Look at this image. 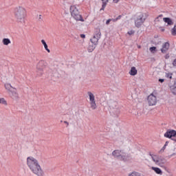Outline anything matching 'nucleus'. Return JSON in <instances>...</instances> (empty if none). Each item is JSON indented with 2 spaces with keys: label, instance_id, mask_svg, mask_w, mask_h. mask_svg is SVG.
Instances as JSON below:
<instances>
[{
  "label": "nucleus",
  "instance_id": "1",
  "mask_svg": "<svg viewBox=\"0 0 176 176\" xmlns=\"http://www.w3.org/2000/svg\"><path fill=\"white\" fill-rule=\"evenodd\" d=\"M27 164L30 170L37 176H45V172L39 165L38 160L33 157H28L27 158Z\"/></svg>",
  "mask_w": 176,
  "mask_h": 176
},
{
  "label": "nucleus",
  "instance_id": "2",
  "mask_svg": "<svg viewBox=\"0 0 176 176\" xmlns=\"http://www.w3.org/2000/svg\"><path fill=\"white\" fill-rule=\"evenodd\" d=\"M15 20L19 24H25V17H27V9L23 6H16L13 10Z\"/></svg>",
  "mask_w": 176,
  "mask_h": 176
},
{
  "label": "nucleus",
  "instance_id": "3",
  "mask_svg": "<svg viewBox=\"0 0 176 176\" xmlns=\"http://www.w3.org/2000/svg\"><path fill=\"white\" fill-rule=\"evenodd\" d=\"M70 13L72 17H73V19L76 21H85V19H83V17L82 16V14H80L79 9L76 5L70 6Z\"/></svg>",
  "mask_w": 176,
  "mask_h": 176
},
{
  "label": "nucleus",
  "instance_id": "4",
  "mask_svg": "<svg viewBox=\"0 0 176 176\" xmlns=\"http://www.w3.org/2000/svg\"><path fill=\"white\" fill-rule=\"evenodd\" d=\"M112 155L114 157L122 162H126L129 157V154L124 150H115L112 152Z\"/></svg>",
  "mask_w": 176,
  "mask_h": 176
},
{
  "label": "nucleus",
  "instance_id": "5",
  "mask_svg": "<svg viewBox=\"0 0 176 176\" xmlns=\"http://www.w3.org/2000/svg\"><path fill=\"white\" fill-rule=\"evenodd\" d=\"M100 38H101V32H100V30H98V31L96 32V34L94 35L93 38L90 39L91 43H89V52H93V50L96 49V46Z\"/></svg>",
  "mask_w": 176,
  "mask_h": 176
},
{
  "label": "nucleus",
  "instance_id": "6",
  "mask_svg": "<svg viewBox=\"0 0 176 176\" xmlns=\"http://www.w3.org/2000/svg\"><path fill=\"white\" fill-rule=\"evenodd\" d=\"M46 61L41 60L36 65V72L38 76H42L45 73V68H46Z\"/></svg>",
  "mask_w": 176,
  "mask_h": 176
},
{
  "label": "nucleus",
  "instance_id": "7",
  "mask_svg": "<svg viewBox=\"0 0 176 176\" xmlns=\"http://www.w3.org/2000/svg\"><path fill=\"white\" fill-rule=\"evenodd\" d=\"M150 156L151 157L153 162H154L157 166H160V167H163V164L166 163V159L163 157L152 154H150Z\"/></svg>",
  "mask_w": 176,
  "mask_h": 176
},
{
  "label": "nucleus",
  "instance_id": "8",
  "mask_svg": "<svg viewBox=\"0 0 176 176\" xmlns=\"http://www.w3.org/2000/svg\"><path fill=\"white\" fill-rule=\"evenodd\" d=\"M145 20H146V18L144 16V14L140 13L135 20V25L138 28H140L145 23Z\"/></svg>",
  "mask_w": 176,
  "mask_h": 176
},
{
  "label": "nucleus",
  "instance_id": "9",
  "mask_svg": "<svg viewBox=\"0 0 176 176\" xmlns=\"http://www.w3.org/2000/svg\"><path fill=\"white\" fill-rule=\"evenodd\" d=\"M89 108L92 109V111L96 110L97 108V101H96V96L91 92H89Z\"/></svg>",
  "mask_w": 176,
  "mask_h": 176
},
{
  "label": "nucleus",
  "instance_id": "10",
  "mask_svg": "<svg viewBox=\"0 0 176 176\" xmlns=\"http://www.w3.org/2000/svg\"><path fill=\"white\" fill-rule=\"evenodd\" d=\"M147 102L150 107H153V105H156L157 99L156 98V96L153 95V94H151L147 98Z\"/></svg>",
  "mask_w": 176,
  "mask_h": 176
},
{
  "label": "nucleus",
  "instance_id": "11",
  "mask_svg": "<svg viewBox=\"0 0 176 176\" xmlns=\"http://www.w3.org/2000/svg\"><path fill=\"white\" fill-rule=\"evenodd\" d=\"M118 107V102L112 101L109 103V107L111 109H113L112 112L113 113H115V115H118L120 111L119 109L117 108Z\"/></svg>",
  "mask_w": 176,
  "mask_h": 176
},
{
  "label": "nucleus",
  "instance_id": "12",
  "mask_svg": "<svg viewBox=\"0 0 176 176\" xmlns=\"http://www.w3.org/2000/svg\"><path fill=\"white\" fill-rule=\"evenodd\" d=\"M10 96L12 100L17 101L19 100V94L17 93V89L16 88H12V90L10 91Z\"/></svg>",
  "mask_w": 176,
  "mask_h": 176
},
{
  "label": "nucleus",
  "instance_id": "13",
  "mask_svg": "<svg viewBox=\"0 0 176 176\" xmlns=\"http://www.w3.org/2000/svg\"><path fill=\"white\" fill-rule=\"evenodd\" d=\"M176 136V131L175 130H168L165 133H164V137L166 138H173V137Z\"/></svg>",
  "mask_w": 176,
  "mask_h": 176
},
{
  "label": "nucleus",
  "instance_id": "14",
  "mask_svg": "<svg viewBox=\"0 0 176 176\" xmlns=\"http://www.w3.org/2000/svg\"><path fill=\"white\" fill-rule=\"evenodd\" d=\"M169 49H170V43L168 42H166L162 45L161 52L164 54L167 53Z\"/></svg>",
  "mask_w": 176,
  "mask_h": 176
},
{
  "label": "nucleus",
  "instance_id": "15",
  "mask_svg": "<svg viewBox=\"0 0 176 176\" xmlns=\"http://www.w3.org/2000/svg\"><path fill=\"white\" fill-rule=\"evenodd\" d=\"M170 90L173 94L176 96V80H175L173 84L170 86Z\"/></svg>",
  "mask_w": 176,
  "mask_h": 176
},
{
  "label": "nucleus",
  "instance_id": "16",
  "mask_svg": "<svg viewBox=\"0 0 176 176\" xmlns=\"http://www.w3.org/2000/svg\"><path fill=\"white\" fill-rule=\"evenodd\" d=\"M138 71L135 68V67H132L131 68V70L129 71V74L131 75V76H135V75L138 74Z\"/></svg>",
  "mask_w": 176,
  "mask_h": 176
},
{
  "label": "nucleus",
  "instance_id": "17",
  "mask_svg": "<svg viewBox=\"0 0 176 176\" xmlns=\"http://www.w3.org/2000/svg\"><path fill=\"white\" fill-rule=\"evenodd\" d=\"M163 20H164V23H168V25H173L174 24L173 21L170 18H168V17L164 18Z\"/></svg>",
  "mask_w": 176,
  "mask_h": 176
},
{
  "label": "nucleus",
  "instance_id": "18",
  "mask_svg": "<svg viewBox=\"0 0 176 176\" xmlns=\"http://www.w3.org/2000/svg\"><path fill=\"white\" fill-rule=\"evenodd\" d=\"M151 168L152 170H153V171H155V173H156V174H160V175H162V174H163V172L159 168L153 166Z\"/></svg>",
  "mask_w": 176,
  "mask_h": 176
},
{
  "label": "nucleus",
  "instance_id": "19",
  "mask_svg": "<svg viewBox=\"0 0 176 176\" xmlns=\"http://www.w3.org/2000/svg\"><path fill=\"white\" fill-rule=\"evenodd\" d=\"M2 43L5 46H8V45H10V43H12V41H10V39L9 38H3L2 40Z\"/></svg>",
  "mask_w": 176,
  "mask_h": 176
},
{
  "label": "nucleus",
  "instance_id": "20",
  "mask_svg": "<svg viewBox=\"0 0 176 176\" xmlns=\"http://www.w3.org/2000/svg\"><path fill=\"white\" fill-rule=\"evenodd\" d=\"M41 43L43 45L47 53H50V50H49V48L47 47V44L46 43V41H45V40H41Z\"/></svg>",
  "mask_w": 176,
  "mask_h": 176
},
{
  "label": "nucleus",
  "instance_id": "21",
  "mask_svg": "<svg viewBox=\"0 0 176 176\" xmlns=\"http://www.w3.org/2000/svg\"><path fill=\"white\" fill-rule=\"evenodd\" d=\"M102 8L100 9V10H104L107 6V3H108V2H109V0H102Z\"/></svg>",
  "mask_w": 176,
  "mask_h": 176
},
{
  "label": "nucleus",
  "instance_id": "22",
  "mask_svg": "<svg viewBox=\"0 0 176 176\" xmlns=\"http://www.w3.org/2000/svg\"><path fill=\"white\" fill-rule=\"evenodd\" d=\"M5 88L6 89V90H8L10 91V90H13V87H12V85L10 84H5Z\"/></svg>",
  "mask_w": 176,
  "mask_h": 176
},
{
  "label": "nucleus",
  "instance_id": "23",
  "mask_svg": "<svg viewBox=\"0 0 176 176\" xmlns=\"http://www.w3.org/2000/svg\"><path fill=\"white\" fill-rule=\"evenodd\" d=\"M0 104H3V105H8V102L3 98H0Z\"/></svg>",
  "mask_w": 176,
  "mask_h": 176
},
{
  "label": "nucleus",
  "instance_id": "24",
  "mask_svg": "<svg viewBox=\"0 0 176 176\" xmlns=\"http://www.w3.org/2000/svg\"><path fill=\"white\" fill-rule=\"evenodd\" d=\"M171 34L173 36H175V35H176V24L174 25L173 28H172Z\"/></svg>",
  "mask_w": 176,
  "mask_h": 176
},
{
  "label": "nucleus",
  "instance_id": "25",
  "mask_svg": "<svg viewBox=\"0 0 176 176\" xmlns=\"http://www.w3.org/2000/svg\"><path fill=\"white\" fill-rule=\"evenodd\" d=\"M165 76L168 79H173V73H166Z\"/></svg>",
  "mask_w": 176,
  "mask_h": 176
},
{
  "label": "nucleus",
  "instance_id": "26",
  "mask_svg": "<svg viewBox=\"0 0 176 176\" xmlns=\"http://www.w3.org/2000/svg\"><path fill=\"white\" fill-rule=\"evenodd\" d=\"M129 176H141V174L138 172H132Z\"/></svg>",
  "mask_w": 176,
  "mask_h": 176
},
{
  "label": "nucleus",
  "instance_id": "27",
  "mask_svg": "<svg viewBox=\"0 0 176 176\" xmlns=\"http://www.w3.org/2000/svg\"><path fill=\"white\" fill-rule=\"evenodd\" d=\"M155 50H156V47H150V52H151V53H153V52H155Z\"/></svg>",
  "mask_w": 176,
  "mask_h": 176
},
{
  "label": "nucleus",
  "instance_id": "28",
  "mask_svg": "<svg viewBox=\"0 0 176 176\" xmlns=\"http://www.w3.org/2000/svg\"><path fill=\"white\" fill-rule=\"evenodd\" d=\"M164 149H166V146H164L161 150L160 151V153H162V152H164Z\"/></svg>",
  "mask_w": 176,
  "mask_h": 176
},
{
  "label": "nucleus",
  "instance_id": "29",
  "mask_svg": "<svg viewBox=\"0 0 176 176\" xmlns=\"http://www.w3.org/2000/svg\"><path fill=\"white\" fill-rule=\"evenodd\" d=\"M111 21H112V19H108L107 21H106V24L107 25H109V23H111Z\"/></svg>",
  "mask_w": 176,
  "mask_h": 176
},
{
  "label": "nucleus",
  "instance_id": "30",
  "mask_svg": "<svg viewBox=\"0 0 176 176\" xmlns=\"http://www.w3.org/2000/svg\"><path fill=\"white\" fill-rule=\"evenodd\" d=\"M134 32H135L134 30H131V31L128 32V34L133 35L134 34Z\"/></svg>",
  "mask_w": 176,
  "mask_h": 176
},
{
  "label": "nucleus",
  "instance_id": "31",
  "mask_svg": "<svg viewBox=\"0 0 176 176\" xmlns=\"http://www.w3.org/2000/svg\"><path fill=\"white\" fill-rule=\"evenodd\" d=\"M122 19V15L118 16L116 19H115L116 21H118V20H120Z\"/></svg>",
  "mask_w": 176,
  "mask_h": 176
},
{
  "label": "nucleus",
  "instance_id": "32",
  "mask_svg": "<svg viewBox=\"0 0 176 176\" xmlns=\"http://www.w3.org/2000/svg\"><path fill=\"white\" fill-rule=\"evenodd\" d=\"M80 38H86V35H85L84 34H82L80 35Z\"/></svg>",
  "mask_w": 176,
  "mask_h": 176
},
{
  "label": "nucleus",
  "instance_id": "33",
  "mask_svg": "<svg viewBox=\"0 0 176 176\" xmlns=\"http://www.w3.org/2000/svg\"><path fill=\"white\" fill-rule=\"evenodd\" d=\"M158 80L160 82V83H163V82H164V79L163 78H160Z\"/></svg>",
  "mask_w": 176,
  "mask_h": 176
},
{
  "label": "nucleus",
  "instance_id": "34",
  "mask_svg": "<svg viewBox=\"0 0 176 176\" xmlns=\"http://www.w3.org/2000/svg\"><path fill=\"white\" fill-rule=\"evenodd\" d=\"M165 58H166V60H168V58H170V55L166 54V55L165 56Z\"/></svg>",
  "mask_w": 176,
  "mask_h": 176
},
{
  "label": "nucleus",
  "instance_id": "35",
  "mask_svg": "<svg viewBox=\"0 0 176 176\" xmlns=\"http://www.w3.org/2000/svg\"><path fill=\"white\" fill-rule=\"evenodd\" d=\"M119 1H120V0H113V2H114V3H118V2H119Z\"/></svg>",
  "mask_w": 176,
  "mask_h": 176
},
{
  "label": "nucleus",
  "instance_id": "36",
  "mask_svg": "<svg viewBox=\"0 0 176 176\" xmlns=\"http://www.w3.org/2000/svg\"><path fill=\"white\" fill-rule=\"evenodd\" d=\"M167 145H168V142H166L164 146H167Z\"/></svg>",
  "mask_w": 176,
  "mask_h": 176
},
{
  "label": "nucleus",
  "instance_id": "37",
  "mask_svg": "<svg viewBox=\"0 0 176 176\" xmlns=\"http://www.w3.org/2000/svg\"><path fill=\"white\" fill-rule=\"evenodd\" d=\"M171 140H173V141H175V142H176V138H171Z\"/></svg>",
  "mask_w": 176,
  "mask_h": 176
},
{
  "label": "nucleus",
  "instance_id": "38",
  "mask_svg": "<svg viewBox=\"0 0 176 176\" xmlns=\"http://www.w3.org/2000/svg\"><path fill=\"white\" fill-rule=\"evenodd\" d=\"M64 123H65L67 126H68V124H69L68 123V122H67V121H64Z\"/></svg>",
  "mask_w": 176,
  "mask_h": 176
},
{
  "label": "nucleus",
  "instance_id": "39",
  "mask_svg": "<svg viewBox=\"0 0 176 176\" xmlns=\"http://www.w3.org/2000/svg\"><path fill=\"white\" fill-rule=\"evenodd\" d=\"M159 17H163V14H160V16H158V17H157V19H159Z\"/></svg>",
  "mask_w": 176,
  "mask_h": 176
},
{
  "label": "nucleus",
  "instance_id": "40",
  "mask_svg": "<svg viewBox=\"0 0 176 176\" xmlns=\"http://www.w3.org/2000/svg\"><path fill=\"white\" fill-rule=\"evenodd\" d=\"M111 21H114L115 22V21H116L115 19H112Z\"/></svg>",
  "mask_w": 176,
  "mask_h": 176
},
{
  "label": "nucleus",
  "instance_id": "41",
  "mask_svg": "<svg viewBox=\"0 0 176 176\" xmlns=\"http://www.w3.org/2000/svg\"><path fill=\"white\" fill-rule=\"evenodd\" d=\"M174 155H176L175 153H173L170 156H174Z\"/></svg>",
  "mask_w": 176,
  "mask_h": 176
},
{
  "label": "nucleus",
  "instance_id": "42",
  "mask_svg": "<svg viewBox=\"0 0 176 176\" xmlns=\"http://www.w3.org/2000/svg\"><path fill=\"white\" fill-rule=\"evenodd\" d=\"M175 146H176V144H175Z\"/></svg>",
  "mask_w": 176,
  "mask_h": 176
}]
</instances>
